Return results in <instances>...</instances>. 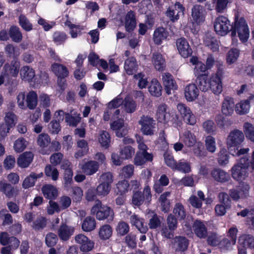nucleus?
<instances>
[{
    "label": "nucleus",
    "mask_w": 254,
    "mask_h": 254,
    "mask_svg": "<svg viewBox=\"0 0 254 254\" xmlns=\"http://www.w3.org/2000/svg\"><path fill=\"white\" fill-rule=\"evenodd\" d=\"M188 241L184 237H176L173 242V248L177 252H182L187 249Z\"/></svg>",
    "instance_id": "b1692460"
},
{
    "label": "nucleus",
    "mask_w": 254,
    "mask_h": 254,
    "mask_svg": "<svg viewBox=\"0 0 254 254\" xmlns=\"http://www.w3.org/2000/svg\"><path fill=\"white\" fill-rule=\"evenodd\" d=\"M231 0H212L214 9L217 12L222 13L227 7L228 3Z\"/></svg>",
    "instance_id": "4d7b16f0"
},
{
    "label": "nucleus",
    "mask_w": 254,
    "mask_h": 254,
    "mask_svg": "<svg viewBox=\"0 0 254 254\" xmlns=\"http://www.w3.org/2000/svg\"><path fill=\"white\" fill-rule=\"evenodd\" d=\"M238 242L243 247L254 250V237L251 235H242L239 238Z\"/></svg>",
    "instance_id": "7c9ffc66"
},
{
    "label": "nucleus",
    "mask_w": 254,
    "mask_h": 254,
    "mask_svg": "<svg viewBox=\"0 0 254 254\" xmlns=\"http://www.w3.org/2000/svg\"><path fill=\"white\" fill-rule=\"evenodd\" d=\"M211 176L216 182L223 183L228 182L230 179L229 174L220 168H215L211 172Z\"/></svg>",
    "instance_id": "6ab92c4d"
},
{
    "label": "nucleus",
    "mask_w": 254,
    "mask_h": 254,
    "mask_svg": "<svg viewBox=\"0 0 254 254\" xmlns=\"http://www.w3.org/2000/svg\"><path fill=\"white\" fill-rule=\"evenodd\" d=\"M184 10L183 6L179 2H176L168 8L166 14L171 21L174 22L179 19L181 15L183 14Z\"/></svg>",
    "instance_id": "f8f14e48"
},
{
    "label": "nucleus",
    "mask_w": 254,
    "mask_h": 254,
    "mask_svg": "<svg viewBox=\"0 0 254 254\" xmlns=\"http://www.w3.org/2000/svg\"><path fill=\"white\" fill-rule=\"evenodd\" d=\"M199 93V89L193 83L188 84L184 89L185 97L188 102H192L195 100L197 98Z\"/></svg>",
    "instance_id": "dca6fc26"
},
{
    "label": "nucleus",
    "mask_w": 254,
    "mask_h": 254,
    "mask_svg": "<svg viewBox=\"0 0 254 254\" xmlns=\"http://www.w3.org/2000/svg\"><path fill=\"white\" fill-rule=\"evenodd\" d=\"M117 193L120 194H124L127 193L129 190V184L126 180L119 181L116 185Z\"/></svg>",
    "instance_id": "0e129e2a"
},
{
    "label": "nucleus",
    "mask_w": 254,
    "mask_h": 254,
    "mask_svg": "<svg viewBox=\"0 0 254 254\" xmlns=\"http://www.w3.org/2000/svg\"><path fill=\"white\" fill-rule=\"evenodd\" d=\"M251 108V104L248 100H241L235 105V112L240 115L248 114Z\"/></svg>",
    "instance_id": "4c0bfd02"
},
{
    "label": "nucleus",
    "mask_w": 254,
    "mask_h": 254,
    "mask_svg": "<svg viewBox=\"0 0 254 254\" xmlns=\"http://www.w3.org/2000/svg\"><path fill=\"white\" fill-rule=\"evenodd\" d=\"M74 229L72 227L65 224L62 225L59 228L58 233L59 238L63 241H67L73 234Z\"/></svg>",
    "instance_id": "a878e982"
},
{
    "label": "nucleus",
    "mask_w": 254,
    "mask_h": 254,
    "mask_svg": "<svg viewBox=\"0 0 254 254\" xmlns=\"http://www.w3.org/2000/svg\"><path fill=\"white\" fill-rule=\"evenodd\" d=\"M133 79L135 83L139 89L145 88L148 84L147 77L142 72L134 74Z\"/></svg>",
    "instance_id": "79ce46f5"
},
{
    "label": "nucleus",
    "mask_w": 254,
    "mask_h": 254,
    "mask_svg": "<svg viewBox=\"0 0 254 254\" xmlns=\"http://www.w3.org/2000/svg\"><path fill=\"white\" fill-rule=\"evenodd\" d=\"M4 121L5 125L8 127V129L14 127L17 123L16 116L12 112H7L5 113Z\"/></svg>",
    "instance_id": "49530a36"
},
{
    "label": "nucleus",
    "mask_w": 254,
    "mask_h": 254,
    "mask_svg": "<svg viewBox=\"0 0 254 254\" xmlns=\"http://www.w3.org/2000/svg\"><path fill=\"white\" fill-rule=\"evenodd\" d=\"M74 240L80 245V250L82 252H89L94 248V242L82 234L76 235Z\"/></svg>",
    "instance_id": "9b49d317"
},
{
    "label": "nucleus",
    "mask_w": 254,
    "mask_h": 254,
    "mask_svg": "<svg viewBox=\"0 0 254 254\" xmlns=\"http://www.w3.org/2000/svg\"><path fill=\"white\" fill-rule=\"evenodd\" d=\"M222 76L223 71L219 68L217 71L212 74L209 78V89L215 95H219L222 92Z\"/></svg>",
    "instance_id": "0eeeda50"
},
{
    "label": "nucleus",
    "mask_w": 254,
    "mask_h": 254,
    "mask_svg": "<svg viewBox=\"0 0 254 254\" xmlns=\"http://www.w3.org/2000/svg\"><path fill=\"white\" fill-rule=\"evenodd\" d=\"M52 71L60 78H64L68 75V70L67 67L63 64L54 63L51 66Z\"/></svg>",
    "instance_id": "cd10ccee"
},
{
    "label": "nucleus",
    "mask_w": 254,
    "mask_h": 254,
    "mask_svg": "<svg viewBox=\"0 0 254 254\" xmlns=\"http://www.w3.org/2000/svg\"><path fill=\"white\" fill-rule=\"evenodd\" d=\"M19 63L18 61H13L10 64H6L4 65L5 73L2 75L4 76V78L5 75L16 76L19 72Z\"/></svg>",
    "instance_id": "bb28decb"
},
{
    "label": "nucleus",
    "mask_w": 254,
    "mask_h": 254,
    "mask_svg": "<svg viewBox=\"0 0 254 254\" xmlns=\"http://www.w3.org/2000/svg\"><path fill=\"white\" fill-rule=\"evenodd\" d=\"M239 51L237 49L229 50L226 56V61L228 64L231 65L235 63L239 57Z\"/></svg>",
    "instance_id": "864d4df0"
},
{
    "label": "nucleus",
    "mask_w": 254,
    "mask_h": 254,
    "mask_svg": "<svg viewBox=\"0 0 254 254\" xmlns=\"http://www.w3.org/2000/svg\"><path fill=\"white\" fill-rule=\"evenodd\" d=\"M99 164L95 161H90L82 165L81 169L84 173L87 175H91L98 170Z\"/></svg>",
    "instance_id": "72a5a7b5"
},
{
    "label": "nucleus",
    "mask_w": 254,
    "mask_h": 254,
    "mask_svg": "<svg viewBox=\"0 0 254 254\" xmlns=\"http://www.w3.org/2000/svg\"><path fill=\"white\" fill-rule=\"evenodd\" d=\"M177 110L185 122L190 125L196 123V118L189 107L183 103H179L177 106Z\"/></svg>",
    "instance_id": "1a4fd4ad"
},
{
    "label": "nucleus",
    "mask_w": 254,
    "mask_h": 254,
    "mask_svg": "<svg viewBox=\"0 0 254 254\" xmlns=\"http://www.w3.org/2000/svg\"><path fill=\"white\" fill-rule=\"evenodd\" d=\"M137 67L138 64L134 57H130L125 61L124 68L127 74H133L137 70Z\"/></svg>",
    "instance_id": "2f4dec72"
},
{
    "label": "nucleus",
    "mask_w": 254,
    "mask_h": 254,
    "mask_svg": "<svg viewBox=\"0 0 254 254\" xmlns=\"http://www.w3.org/2000/svg\"><path fill=\"white\" fill-rule=\"evenodd\" d=\"M237 34L242 42L247 41L249 37V29L245 20L243 18H240L236 20L233 26V30L231 33L233 37V43L235 42L234 37H236Z\"/></svg>",
    "instance_id": "7ed1b4c3"
},
{
    "label": "nucleus",
    "mask_w": 254,
    "mask_h": 254,
    "mask_svg": "<svg viewBox=\"0 0 254 254\" xmlns=\"http://www.w3.org/2000/svg\"><path fill=\"white\" fill-rule=\"evenodd\" d=\"M237 215L241 216L242 217L247 216V224L251 229L254 230V209H244L238 212Z\"/></svg>",
    "instance_id": "393cba45"
},
{
    "label": "nucleus",
    "mask_w": 254,
    "mask_h": 254,
    "mask_svg": "<svg viewBox=\"0 0 254 254\" xmlns=\"http://www.w3.org/2000/svg\"><path fill=\"white\" fill-rule=\"evenodd\" d=\"M43 174L42 173L36 174L34 173H31L29 176L25 178L22 183V187L24 189H28L33 187L35 185L36 180L38 178H41Z\"/></svg>",
    "instance_id": "ea45409f"
},
{
    "label": "nucleus",
    "mask_w": 254,
    "mask_h": 254,
    "mask_svg": "<svg viewBox=\"0 0 254 254\" xmlns=\"http://www.w3.org/2000/svg\"><path fill=\"white\" fill-rule=\"evenodd\" d=\"M245 140L244 133L239 130L231 131L226 139V144L228 149L240 145Z\"/></svg>",
    "instance_id": "6e6552de"
},
{
    "label": "nucleus",
    "mask_w": 254,
    "mask_h": 254,
    "mask_svg": "<svg viewBox=\"0 0 254 254\" xmlns=\"http://www.w3.org/2000/svg\"><path fill=\"white\" fill-rule=\"evenodd\" d=\"M112 234V228L108 224L101 226L99 230V236L102 240L108 239Z\"/></svg>",
    "instance_id": "603ef678"
},
{
    "label": "nucleus",
    "mask_w": 254,
    "mask_h": 254,
    "mask_svg": "<svg viewBox=\"0 0 254 254\" xmlns=\"http://www.w3.org/2000/svg\"><path fill=\"white\" fill-rule=\"evenodd\" d=\"M140 130L146 135H153L155 131L156 123L153 118L148 115H142L138 122Z\"/></svg>",
    "instance_id": "423d86ee"
},
{
    "label": "nucleus",
    "mask_w": 254,
    "mask_h": 254,
    "mask_svg": "<svg viewBox=\"0 0 254 254\" xmlns=\"http://www.w3.org/2000/svg\"><path fill=\"white\" fill-rule=\"evenodd\" d=\"M205 145L206 150L210 153H214L216 150V143L215 138L210 135L205 138Z\"/></svg>",
    "instance_id": "13d9d810"
},
{
    "label": "nucleus",
    "mask_w": 254,
    "mask_h": 254,
    "mask_svg": "<svg viewBox=\"0 0 254 254\" xmlns=\"http://www.w3.org/2000/svg\"><path fill=\"white\" fill-rule=\"evenodd\" d=\"M229 155L226 148L220 149L217 154V161L220 166H226L229 163Z\"/></svg>",
    "instance_id": "09e8293b"
},
{
    "label": "nucleus",
    "mask_w": 254,
    "mask_h": 254,
    "mask_svg": "<svg viewBox=\"0 0 254 254\" xmlns=\"http://www.w3.org/2000/svg\"><path fill=\"white\" fill-rule=\"evenodd\" d=\"M130 222L132 226H134L141 233L145 234L148 231V227L145 223L144 220L136 214L132 215L129 218Z\"/></svg>",
    "instance_id": "a211bd4d"
},
{
    "label": "nucleus",
    "mask_w": 254,
    "mask_h": 254,
    "mask_svg": "<svg viewBox=\"0 0 254 254\" xmlns=\"http://www.w3.org/2000/svg\"><path fill=\"white\" fill-rule=\"evenodd\" d=\"M180 140L188 147H193L196 143L195 135L190 130H186L179 135Z\"/></svg>",
    "instance_id": "f3484780"
},
{
    "label": "nucleus",
    "mask_w": 254,
    "mask_h": 254,
    "mask_svg": "<svg viewBox=\"0 0 254 254\" xmlns=\"http://www.w3.org/2000/svg\"><path fill=\"white\" fill-rule=\"evenodd\" d=\"M249 158L248 157L241 158L231 169L232 178L238 181L244 180L249 175Z\"/></svg>",
    "instance_id": "f257e3e1"
},
{
    "label": "nucleus",
    "mask_w": 254,
    "mask_h": 254,
    "mask_svg": "<svg viewBox=\"0 0 254 254\" xmlns=\"http://www.w3.org/2000/svg\"><path fill=\"white\" fill-rule=\"evenodd\" d=\"M249 189V185L244 184L238 190H231L229 191L230 196L234 200L246 198L248 196Z\"/></svg>",
    "instance_id": "ddd939ff"
},
{
    "label": "nucleus",
    "mask_w": 254,
    "mask_h": 254,
    "mask_svg": "<svg viewBox=\"0 0 254 254\" xmlns=\"http://www.w3.org/2000/svg\"><path fill=\"white\" fill-rule=\"evenodd\" d=\"M96 221L95 219L90 216L85 218L82 222L81 227L85 232H91L96 228Z\"/></svg>",
    "instance_id": "37998d69"
},
{
    "label": "nucleus",
    "mask_w": 254,
    "mask_h": 254,
    "mask_svg": "<svg viewBox=\"0 0 254 254\" xmlns=\"http://www.w3.org/2000/svg\"><path fill=\"white\" fill-rule=\"evenodd\" d=\"M42 191L44 196L50 199L56 198L58 195L57 189L52 185H46L42 188Z\"/></svg>",
    "instance_id": "473e14b6"
},
{
    "label": "nucleus",
    "mask_w": 254,
    "mask_h": 254,
    "mask_svg": "<svg viewBox=\"0 0 254 254\" xmlns=\"http://www.w3.org/2000/svg\"><path fill=\"white\" fill-rule=\"evenodd\" d=\"M45 173L47 177L51 178L53 181H56L59 178L58 170L51 165L49 164L45 167Z\"/></svg>",
    "instance_id": "3c124183"
},
{
    "label": "nucleus",
    "mask_w": 254,
    "mask_h": 254,
    "mask_svg": "<svg viewBox=\"0 0 254 254\" xmlns=\"http://www.w3.org/2000/svg\"><path fill=\"white\" fill-rule=\"evenodd\" d=\"M156 116L159 122L164 123L169 118L170 114L167 111V106L165 104H162L157 107Z\"/></svg>",
    "instance_id": "c85d7f7f"
},
{
    "label": "nucleus",
    "mask_w": 254,
    "mask_h": 254,
    "mask_svg": "<svg viewBox=\"0 0 254 254\" xmlns=\"http://www.w3.org/2000/svg\"><path fill=\"white\" fill-rule=\"evenodd\" d=\"M14 187L9 183L4 181H0V191L2 192L7 197L10 198L14 196Z\"/></svg>",
    "instance_id": "a18cd8bd"
},
{
    "label": "nucleus",
    "mask_w": 254,
    "mask_h": 254,
    "mask_svg": "<svg viewBox=\"0 0 254 254\" xmlns=\"http://www.w3.org/2000/svg\"><path fill=\"white\" fill-rule=\"evenodd\" d=\"M98 141L102 147L108 148L111 142V137L106 131H101L98 136Z\"/></svg>",
    "instance_id": "5fc2aeb1"
},
{
    "label": "nucleus",
    "mask_w": 254,
    "mask_h": 254,
    "mask_svg": "<svg viewBox=\"0 0 254 254\" xmlns=\"http://www.w3.org/2000/svg\"><path fill=\"white\" fill-rule=\"evenodd\" d=\"M9 36L12 40L15 42H20L22 38V36L19 31V29L15 26L11 27L10 28Z\"/></svg>",
    "instance_id": "338daca9"
},
{
    "label": "nucleus",
    "mask_w": 254,
    "mask_h": 254,
    "mask_svg": "<svg viewBox=\"0 0 254 254\" xmlns=\"http://www.w3.org/2000/svg\"><path fill=\"white\" fill-rule=\"evenodd\" d=\"M134 13L132 11L128 12L125 17V28L127 31L131 32L136 27Z\"/></svg>",
    "instance_id": "c9c22d12"
},
{
    "label": "nucleus",
    "mask_w": 254,
    "mask_h": 254,
    "mask_svg": "<svg viewBox=\"0 0 254 254\" xmlns=\"http://www.w3.org/2000/svg\"><path fill=\"white\" fill-rule=\"evenodd\" d=\"M20 75L22 80L30 81L35 75V71L29 66L22 67L20 70Z\"/></svg>",
    "instance_id": "a19ab883"
},
{
    "label": "nucleus",
    "mask_w": 254,
    "mask_h": 254,
    "mask_svg": "<svg viewBox=\"0 0 254 254\" xmlns=\"http://www.w3.org/2000/svg\"><path fill=\"white\" fill-rule=\"evenodd\" d=\"M91 213L95 215L96 218L99 220L109 218L112 220L113 217V211L108 206L103 205L102 202L97 200L95 204L92 207Z\"/></svg>",
    "instance_id": "20e7f679"
},
{
    "label": "nucleus",
    "mask_w": 254,
    "mask_h": 254,
    "mask_svg": "<svg viewBox=\"0 0 254 254\" xmlns=\"http://www.w3.org/2000/svg\"><path fill=\"white\" fill-rule=\"evenodd\" d=\"M33 156L31 152H25L21 154L17 160L18 166L21 168L28 167L32 162Z\"/></svg>",
    "instance_id": "4be33fe9"
},
{
    "label": "nucleus",
    "mask_w": 254,
    "mask_h": 254,
    "mask_svg": "<svg viewBox=\"0 0 254 254\" xmlns=\"http://www.w3.org/2000/svg\"><path fill=\"white\" fill-rule=\"evenodd\" d=\"M162 81L164 85L166 93L170 95L172 90H176L178 86L174 80L172 75L168 73L165 72L162 74Z\"/></svg>",
    "instance_id": "4468645a"
},
{
    "label": "nucleus",
    "mask_w": 254,
    "mask_h": 254,
    "mask_svg": "<svg viewBox=\"0 0 254 254\" xmlns=\"http://www.w3.org/2000/svg\"><path fill=\"white\" fill-rule=\"evenodd\" d=\"M234 106L233 98L227 96L222 103L221 112L225 116H231L234 112Z\"/></svg>",
    "instance_id": "aec40b11"
},
{
    "label": "nucleus",
    "mask_w": 254,
    "mask_h": 254,
    "mask_svg": "<svg viewBox=\"0 0 254 254\" xmlns=\"http://www.w3.org/2000/svg\"><path fill=\"white\" fill-rule=\"evenodd\" d=\"M111 186L99 183L96 188L97 194L101 197H105L110 192Z\"/></svg>",
    "instance_id": "680f3d73"
},
{
    "label": "nucleus",
    "mask_w": 254,
    "mask_h": 254,
    "mask_svg": "<svg viewBox=\"0 0 254 254\" xmlns=\"http://www.w3.org/2000/svg\"><path fill=\"white\" fill-rule=\"evenodd\" d=\"M27 144L28 143L24 138H19L14 143V150L17 152H21L26 148Z\"/></svg>",
    "instance_id": "e2e57ef3"
},
{
    "label": "nucleus",
    "mask_w": 254,
    "mask_h": 254,
    "mask_svg": "<svg viewBox=\"0 0 254 254\" xmlns=\"http://www.w3.org/2000/svg\"><path fill=\"white\" fill-rule=\"evenodd\" d=\"M177 49L182 57L186 58L190 56L192 53V50L190 48L188 41L184 38H181L176 42Z\"/></svg>",
    "instance_id": "2eb2a0df"
},
{
    "label": "nucleus",
    "mask_w": 254,
    "mask_h": 254,
    "mask_svg": "<svg viewBox=\"0 0 254 254\" xmlns=\"http://www.w3.org/2000/svg\"><path fill=\"white\" fill-rule=\"evenodd\" d=\"M17 104L19 108L30 110L34 109L37 105L38 96L34 91H30L25 95L24 92H20L16 97Z\"/></svg>",
    "instance_id": "f03ea898"
},
{
    "label": "nucleus",
    "mask_w": 254,
    "mask_h": 254,
    "mask_svg": "<svg viewBox=\"0 0 254 254\" xmlns=\"http://www.w3.org/2000/svg\"><path fill=\"white\" fill-rule=\"evenodd\" d=\"M134 173V166L132 165H127L122 168L120 172V175L124 178H129Z\"/></svg>",
    "instance_id": "69168bd1"
},
{
    "label": "nucleus",
    "mask_w": 254,
    "mask_h": 254,
    "mask_svg": "<svg viewBox=\"0 0 254 254\" xmlns=\"http://www.w3.org/2000/svg\"><path fill=\"white\" fill-rule=\"evenodd\" d=\"M196 82L199 89L202 91L205 92L209 89V78L208 79L207 76L197 77Z\"/></svg>",
    "instance_id": "6e6d98bb"
},
{
    "label": "nucleus",
    "mask_w": 254,
    "mask_h": 254,
    "mask_svg": "<svg viewBox=\"0 0 254 254\" xmlns=\"http://www.w3.org/2000/svg\"><path fill=\"white\" fill-rule=\"evenodd\" d=\"M153 156L151 154L149 153H142L138 151L134 159V163L136 165H142L145 163L146 161H151Z\"/></svg>",
    "instance_id": "58836bf2"
},
{
    "label": "nucleus",
    "mask_w": 254,
    "mask_h": 254,
    "mask_svg": "<svg viewBox=\"0 0 254 254\" xmlns=\"http://www.w3.org/2000/svg\"><path fill=\"white\" fill-rule=\"evenodd\" d=\"M232 26L230 21L223 15L217 17L214 22V28L216 33L220 36L226 35L230 31Z\"/></svg>",
    "instance_id": "39448f33"
},
{
    "label": "nucleus",
    "mask_w": 254,
    "mask_h": 254,
    "mask_svg": "<svg viewBox=\"0 0 254 254\" xmlns=\"http://www.w3.org/2000/svg\"><path fill=\"white\" fill-rule=\"evenodd\" d=\"M151 62L154 68L158 71H163L166 66L165 60L160 53H155L153 54Z\"/></svg>",
    "instance_id": "5701e85b"
},
{
    "label": "nucleus",
    "mask_w": 254,
    "mask_h": 254,
    "mask_svg": "<svg viewBox=\"0 0 254 254\" xmlns=\"http://www.w3.org/2000/svg\"><path fill=\"white\" fill-rule=\"evenodd\" d=\"M204 43L206 46L213 52L217 51L219 49V42L210 35H207L205 37Z\"/></svg>",
    "instance_id": "8fccbe9b"
},
{
    "label": "nucleus",
    "mask_w": 254,
    "mask_h": 254,
    "mask_svg": "<svg viewBox=\"0 0 254 254\" xmlns=\"http://www.w3.org/2000/svg\"><path fill=\"white\" fill-rule=\"evenodd\" d=\"M170 195V192L166 191L162 193L159 198V202L161 204L162 210L165 212H167L170 208V202L168 199V197Z\"/></svg>",
    "instance_id": "c03bdc74"
},
{
    "label": "nucleus",
    "mask_w": 254,
    "mask_h": 254,
    "mask_svg": "<svg viewBox=\"0 0 254 254\" xmlns=\"http://www.w3.org/2000/svg\"><path fill=\"white\" fill-rule=\"evenodd\" d=\"M135 153L134 149L130 146H127L120 151V155L123 159L131 158Z\"/></svg>",
    "instance_id": "774afa93"
},
{
    "label": "nucleus",
    "mask_w": 254,
    "mask_h": 254,
    "mask_svg": "<svg viewBox=\"0 0 254 254\" xmlns=\"http://www.w3.org/2000/svg\"><path fill=\"white\" fill-rule=\"evenodd\" d=\"M206 11L203 6L194 5L191 9V20L193 23L199 24L203 23L205 19Z\"/></svg>",
    "instance_id": "9d476101"
},
{
    "label": "nucleus",
    "mask_w": 254,
    "mask_h": 254,
    "mask_svg": "<svg viewBox=\"0 0 254 254\" xmlns=\"http://www.w3.org/2000/svg\"><path fill=\"white\" fill-rule=\"evenodd\" d=\"M123 107L126 112L127 113H132L136 111L137 104L135 101L129 97H127L124 101Z\"/></svg>",
    "instance_id": "de8ad7c7"
},
{
    "label": "nucleus",
    "mask_w": 254,
    "mask_h": 254,
    "mask_svg": "<svg viewBox=\"0 0 254 254\" xmlns=\"http://www.w3.org/2000/svg\"><path fill=\"white\" fill-rule=\"evenodd\" d=\"M168 36V33L163 27H159L155 30L153 39L156 44L160 45L162 41L166 39Z\"/></svg>",
    "instance_id": "e433bc0d"
},
{
    "label": "nucleus",
    "mask_w": 254,
    "mask_h": 254,
    "mask_svg": "<svg viewBox=\"0 0 254 254\" xmlns=\"http://www.w3.org/2000/svg\"><path fill=\"white\" fill-rule=\"evenodd\" d=\"M193 230L195 234L200 238H204L207 235V229L205 224L201 221L196 220L193 225Z\"/></svg>",
    "instance_id": "c756f323"
},
{
    "label": "nucleus",
    "mask_w": 254,
    "mask_h": 254,
    "mask_svg": "<svg viewBox=\"0 0 254 254\" xmlns=\"http://www.w3.org/2000/svg\"><path fill=\"white\" fill-rule=\"evenodd\" d=\"M175 170L184 173H188L191 172L190 163L183 160H180L177 163Z\"/></svg>",
    "instance_id": "052dcab7"
},
{
    "label": "nucleus",
    "mask_w": 254,
    "mask_h": 254,
    "mask_svg": "<svg viewBox=\"0 0 254 254\" xmlns=\"http://www.w3.org/2000/svg\"><path fill=\"white\" fill-rule=\"evenodd\" d=\"M244 131L246 137L251 141L254 142V127L248 122L244 124Z\"/></svg>",
    "instance_id": "bf43d9fd"
},
{
    "label": "nucleus",
    "mask_w": 254,
    "mask_h": 254,
    "mask_svg": "<svg viewBox=\"0 0 254 254\" xmlns=\"http://www.w3.org/2000/svg\"><path fill=\"white\" fill-rule=\"evenodd\" d=\"M162 89V86L158 80L156 78L152 79L148 87L149 93L154 96L159 97L161 95Z\"/></svg>",
    "instance_id": "f704fd0d"
},
{
    "label": "nucleus",
    "mask_w": 254,
    "mask_h": 254,
    "mask_svg": "<svg viewBox=\"0 0 254 254\" xmlns=\"http://www.w3.org/2000/svg\"><path fill=\"white\" fill-rule=\"evenodd\" d=\"M51 139L47 134L41 133L37 138V144L41 148V152L43 154H48L51 152L50 149L45 148L49 145Z\"/></svg>",
    "instance_id": "412c9836"
}]
</instances>
